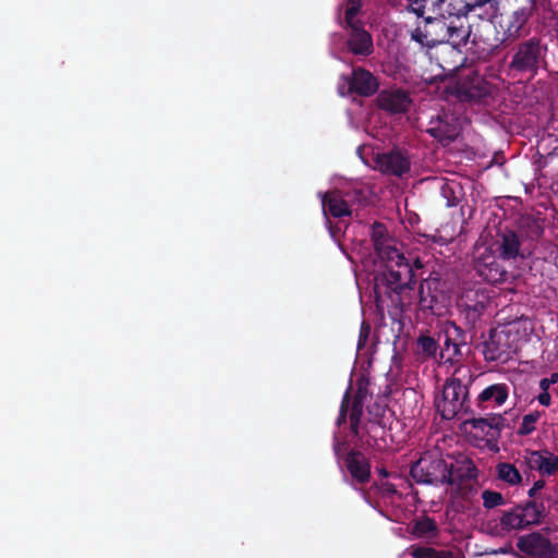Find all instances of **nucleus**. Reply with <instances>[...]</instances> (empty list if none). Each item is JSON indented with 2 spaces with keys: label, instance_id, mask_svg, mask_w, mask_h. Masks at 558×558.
I'll list each match as a JSON object with an SVG mask.
<instances>
[{
  "label": "nucleus",
  "instance_id": "9d476101",
  "mask_svg": "<svg viewBox=\"0 0 558 558\" xmlns=\"http://www.w3.org/2000/svg\"><path fill=\"white\" fill-rule=\"evenodd\" d=\"M509 398L506 384H493L484 388L476 397V405L482 410H495L502 407Z\"/></svg>",
  "mask_w": 558,
  "mask_h": 558
},
{
  "label": "nucleus",
  "instance_id": "c756f323",
  "mask_svg": "<svg viewBox=\"0 0 558 558\" xmlns=\"http://www.w3.org/2000/svg\"><path fill=\"white\" fill-rule=\"evenodd\" d=\"M348 411H349V401H348V396H345L343 398V401L341 404L340 416L337 421L338 425H340L344 421Z\"/></svg>",
  "mask_w": 558,
  "mask_h": 558
},
{
  "label": "nucleus",
  "instance_id": "7c9ffc66",
  "mask_svg": "<svg viewBox=\"0 0 558 558\" xmlns=\"http://www.w3.org/2000/svg\"><path fill=\"white\" fill-rule=\"evenodd\" d=\"M545 483L544 481H536L533 486L529 490V496L534 497L538 490H541L544 487Z\"/></svg>",
  "mask_w": 558,
  "mask_h": 558
},
{
  "label": "nucleus",
  "instance_id": "6e6552de",
  "mask_svg": "<svg viewBox=\"0 0 558 558\" xmlns=\"http://www.w3.org/2000/svg\"><path fill=\"white\" fill-rule=\"evenodd\" d=\"M378 88L377 80L364 69H355L351 77L341 76L338 92L341 96L357 93L362 96H369Z\"/></svg>",
  "mask_w": 558,
  "mask_h": 558
},
{
  "label": "nucleus",
  "instance_id": "cd10ccee",
  "mask_svg": "<svg viewBox=\"0 0 558 558\" xmlns=\"http://www.w3.org/2000/svg\"><path fill=\"white\" fill-rule=\"evenodd\" d=\"M538 418H539L538 413H531V414L525 415L522 420V424L519 429L520 434L527 435V434L532 433L535 429V424Z\"/></svg>",
  "mask_w": 558,
  "mask_h": 558
},
{
  "label": "nucleus",
  "instance_id": "c9c22d12",
  "mask_svg": "<svg viewBox=\"0 0 558 558\" xmlns=\"http://www.w3.org/2000/svg\"><path fill=\"white\" fill-rule=\"evenodd\" d=\"M335 451H336L337 456H339V453H340V448H339V446H338V445H335Z\"/></svg>",
  "mask_w": 558,
  "mask_h": 558
},
{
  "label": "nucleus",
  "instance_id": "20e7f679",
  "mask_svg": "<svg viewBox=\"0 0 558 558\" xmlns=\"http://www.w3.org/2000/svg\"><path fill=\"white\" fill-rule=\"evenodd\" d=\"M361 7V0H345L344 14L347 25L351 28L348 41L350 50L355 54L367 56L373 51L371 35L354 20Z\"/></svg>",
  "mask_w": 558,
  "mask_h": 558
},
{
  "label": "nucleus",
  "instance_id": "ddd939ff",
  "mask_svg": "<svg viewBox=\"0 0 558 558\" xmlns=\"http://www.w3.org/2000/svg\"><path fill=\"white\" fill-rule=\"evenodd\" d=\"M409 160L400 151L381 154L375 157V168L384 173L401 175L409 170Z\"/></svg>",
  "mask_w": 558,
  "mask_h": 558
},
{
  "label": "nucleus",
  "instance_id": "423d86ee",
  "mask_svg": "<svg viewBox=\"0 0 558 558\" xmlns=\"http://www.w3.org/2000/svg\"><path fill=\"white\" fill-rule=\"evenodd\" d=\"M502 416L494 415L487 418H475L464 423V432L475 441H485L495 451L498 450L494 442L502 427Z\"/></svg>",
  "mask_w": 558,
  "mask_h": 558
},
{
  "label": "nucleus",
  "instance_id": "dca6fc26",
  "mask_svg": "<svg viewBox=\"0 0 558 558\" xmlns=\"http://www.w3.org/2000/svg\"><path fill=\"white\" fill-rule=\"evenodd\" d=\"M347 468L351 475L359 482L367 481L369 465L361 453L352 452L347 458Z\"/></svg>",
  "mask_w": 558,
  "mask_h": 558
},
{
  "label": "nucleus",
  "instance_id": "412c9836",
  "mask_svg": "<svg viewBox=\"0 0 558 558\" xmlns=\"http://www.w3.org/2000/svg\"><path fill=\"white\" fill-rule=\"evenodd\" d=\"M435 532L436 524L429 518H423L417 520L412 527V533L416 537H430L435 534Z\"/></svg>",
  "mask_w": 558,
  "mask_h": 558
},
{
  "label": "nucleus",
  "instance_id": "5701e85b",
  "mask_svg": "<svg viewBox=\"0 0 558 558\" xmlns=\"http://www.w3.org/2000/svg\"><path fill=\"white\" fill-rule=\"evenodd\" d=\"M519 253V240L515 234L509 233L504 236L502 254L506 257H514Z\"/></svg>",
  "mask_w": 558,
  "mask_h": 558
},
{
  "label": "nucleus",
  "instance_id": "4be33fe9",
  "mask_svg": "<svg viewBox=\"0 0 558 558\" xmlns=\"http://www.w3.org/2000/svg\"><path fill=\"white\" fill-rule=\"evenodd\" d=\"M415 558H457L452 553L447 550L437 551L433 548L416 547L412 549Z\"/></svg>",
  "mask_w": 558,
  "mask_h": 558
},
{
  "label": "nucleus",
  "instance_id": "9b49d317",
  "mask_svg": "<svg viewBox=\"0 0 558 558\" xmlns=\"http://www.w3.org/2000/svg\"><path fill=\"white\" fill-rule=\"evenodd\" d=\"M520 550L532 558H549L554 549L547 538L539 534H530L518 542Z\"/></svg>",
  "mask_w": 558,
  "mask_h": 558
},
{
  "label": "nucleus",
  "instance_id": "393cba45",
  "mask_svg": "<svg viewBox=\"0 0 558 558\" xmlns=\"http://www.w3.org/2000/svg\"><path fill=\"white\" fill-rule=\"evenodd\" d=\"M460 353L459 347L451 342L449 339H446L445 348L441 350L439 357L442 363H454V357Z\"/></svg>",
  "mask_w": 558,
  "mask_h": 558
},
{
  "label": "nucleus",
  "instance_id": "c85d7f7f",
  "mask_svg": "<svg viewBox=\"0 0 558 558\" xmlns=\"http://www.w3.org/2000/svg\"><path fill=\"white\" fill-rule=\"evenodd\" d=\"M361 414H362V407L360 405V402L356 401L352 405V409L350 410V423H351L352 432L354 434H359L357 424H359Z\"/></svg>",
  "mask_w": 558,
  "mask_h": 558
},
{
  "label": "nucleus",
  "instance_id": "39448f33",
  "mask_svg": "<svg viewBox=\"0 0 558 558\" xmlns=\"http://www.w3.org/2000/svg\"><path fill=\"white\" fill-rule=\"evenodd\" d=\"M466 393V388L460 379L447 380L441 395L436 399V407L440 415L446 420L452 418L462 409Z\"/></svg>",
  "mask_w": 558,
  "mask_h": 558
},
{
  "label": "nucleus",
  "instance_id": "f257e3e1",
  "mask_svg": "<svg viewBox=\"0 0 558 558\" xmlns=\"http://www.w3.org/2000/svg\"><path fill=\"white\" fill-rule=\"evenodd\" d=\"M411 476L424 484H452L457 480L475 476V468L471 461H461V466L454 468L452 461H446L439 449L425 452L411 468Z\"/></svg>",
  "mask_w": 558,
  "mask_h": 558
},
{
  "label": "nucleus",
  "instance_id": "bb28decb",
  "mask_svg": "<svg viewBox=\"0 0 558 558\" xmlns=\"http://www.w3.org/2000/svg\"><path fill=\"white\" fill-rule=\"evenodd\" d=\"M529 19V12L525 9L519 10L513 13V21L510 25L509 31L512 33H518L522 26L526 23Z\"/></svg>",
  "mask_w": 558,
  "mask_h": 558
},
{
  "label": "nucleus",
  "instance_id": "7ed1b4c3",
  "mask_svg": "<svg viewBox=\"0 0 558 558\" xmlns=\"http://www.w3.org/2000/svg\"><path fill=\"white\" fill-rule=\"evenodd\" d=\"M531 324L527 319H520L504 328H496L490 332L489 339L484 343V356L487 361L506 362L510 354L518 349L521 339L527 336Z\"/></svg>",
  "mask_w": 558,
  "mask_h": 558
},
{
  "label": "nucleus",
  "instance_id": "f03ea898",
  "mask_svg": "<svg viewBox=\"0 0 558 558\" xmlns=\"http://www.w3.org/2000/svg\"><path fill=\"white\" fill-rule=\"evenodd\" d=\"M386 230L383 226L376 225L373 228V240L376 254L386 267L384 278L392 289L405 286L413 277V271L400 253L395 241L385 234Z\"/></svg>",
  "mask_w": 558,
  "mask_h": 558
},
{
  "label": "nucleus",
  "instance_id": "b1692460",
  "mask_svg": "<svg viewBox=\"0 0 558 558\" xmlns=\"http://www.w3.org/2000/svg\"><path fill=\"white\" fill-rule=\"evenodd\" d=\"M418 350L427 357H435L437 352L436 341L428 336H421L417 340Z\"/></svg>",
  "mask_w": 558,
  "mask_h": 558
},
{
  "label": "nucleus",
  "instance_id": "72a5a7b5",
  "mask_svg": "<svg viewBox=\"0 0 558 558\" xmlns=\"http://www.w3.org/2000/svg\"><path fill=\"white\" fill-rule=\"evenodd\" d=\"M446 29H447V32L449 33L448 37H449L450 39H452V38H453V33H456V32H457V29H456V28H453V27H450V26H448Z\"/></svg>",
  "mask_w": 558,
  "mask_h": 558
},
{
  "label": "nucleus",
  "instance_id": "a878e982",
  "mask_svg": "<svg viewBox=\"0 0 558 558\" xmlns=\"http://www.w3.org/2000/svg\"><path fill=\"white\" fill-rule=\"evenodd\" d=\"M484 507L490 509L505 504L504 496L498 492L484 490L482 493Z\"/></svg>",
  "mask_w": 558,
  "mask_h": 558
},
{
  "label": "nucleus",
  "instance_id": "2eb2a0df",
  "mask_svg": "<svg viewBox=\"0 0 558 558\" xmlns=\"http://www.w3.org/2000/svg\"><path fill=\"white\" fill-rule=\"evenodd\" d=\"M379 106L391 112H403L410 106L408 95L401 90L383 92L378 97Z\"/></svg>",
  "mask_w": 558,
  "mask_h": 558
},
{
  "label": "nucleus",
  "instance_id": "0eeeda50",
  "mask_svg": "<svg viewBox=\"0 0 558 558\" xmlns=\"http://www.w3.org/2000/svg\"><path fill=\"white\" fill-rule=\"evenodd\" d=\"M539 519V508L535 504L529 502L524 506L515 507L502 514L500 519L501 531L510 532L513 530H521L529 525L538 523Z\"/></svg>",
  "mask_w": 558,
  "mask_h": 558
},
{
  "label": "nucleus",
  "instance_id": "f704fd0d",
  "mask_svg": "<svg viewBox=\"0 0 558 558\" xmlns=\"http://www.w3.org/2000/svg\"><path fill=\"white\" fill-rule=\"evenodd\" d=\"M550 381L558 385V373L551 374Z\"/></svg>",
  "mask_w": 558,
  "mask_h": 558
},
{
  "label": "nucleus",
  "instance_id": "a211bd4d",
  "mask_svg": "<svg viewBox=\"0 0 558 558\" xmlns=\"http://www.w3.org/2000/svg\"><path fill=\"white\" fill-rule=\"evenodd\" d=\"M497 478L509 486H518L523 482V475L518 468L508 462H500L496 465Z\"/></svg>",
  "mask_w": 558,
  "mask_h": 558
},
{
  "label": "nucleus",
  "instance_id": "4468645a",
  "mask_svg": "<svg viewBox=\"0 0 558 558\" xmlns=\"http://www.w3.org/2000/svg\"><path fill=\"white\" fill-rule=\"evenodd\" d=\"M543 54V48L535 43L523 45L515 53L512 65L522 71L533 70Z\"/></svg>",
  "mask_w": 558,
  "mask_h": 558
},
{
  "label": "nucleus",
  "instance_id": "f8f14e48",
  "mask_svg": "<svg viewBox=\"0 0 558 558\" xmlns=\"http://www.w3.org/2000/svg\"><path fill=\"white\" fill-rule=\"evenodd\" d=\"M436 282L426 280L421 284L420 304L422 308L429 310L434 315L441 316L447 312L448 301L442 293L433 294L432 289Z\"/></svg>",
  "mask_w": 558,
  "mask_h": 558
},
{
  "label": "nucleus",
  "instance_id": "1a4fd4ad",
  "mask_svg": "<svg viewBox=\"0 0 558 558\" xmlns=\"http://www.w3.org/2000/svg\"><path fill=\"white\" fill-rule=\"evenodd\" d=\"M523 462L530 470L542 475H553L558 471V457L547 450H525Z\"/></svg>",
  "mask_w": 558,
  "mask_h": 558
},
{
  "label": "nucleus",
  "instance_id": "aec40b11",
  "mask_svg": "<svg viewBox=\"0 0 558 558\" xmlns=\"http://www.w3.org/2000/svg\"><path fill=\"white\" fill-rule=\"evenodd\" d=\"M428 132L440 142L448 143L458 135V126L439 118V125L430 128Z\"/></svg>",
  "mask_w": 558,
  "mask_h": 558
},
{
  "label": "nucleus",
  "instance_id": "6ab92c4d",
  "mask_svg": "<svg viewBox=\"0 0 558 558\" xmlns=\"http://www.w3.org/2000/svg\"><path fill=\"white\" fill-rule=\"evenodd\" d=\"M428 24H429V28L428 29H425V31H422L421 28H416L413 33H412V38L420 43L421 45H426V46H434L438 43H441L442 39L441 38H436V37H433V32L436 31L437 28H444V23L440 22V21H436V22H432V21H428Z\"/></svg>",
  "mask_w": 558,
  "mask_h": 558
},
{
  "label": "nucleus",
  "instance_id": "473e14b6",
  "mask_svg": "<svg viewBox=\"0 0 558 558\" xmlns=\"http://www.w3.org/2000/svg\"><path fill=\"white\" fill-rule=\"evenodd\" d=\"M550 385H553V383L550 381V377L549 378H543L541 381H539V387L543 391H548Z\"/></svg>",
  "mask_w": 558,
  "mask_h": 558
},
{
  "label": "nucleus",
  "instance_id": "f3484780",
  "mask_svg": "<svg viewBox=\"0 0 558 558\" xmlns=\"http://www.w3.org/2000/svg\"><path fill=\"white\" fill-rule=\"evenodd\" d=\"M323 210H327L335 217L350 215L347 203L341 198L339 192L327 193L322 199Z\"/></svg>",
  "mask_w": 558,
  "mask_h": 558
},
{
  "label": "nucleus",
  "instance_id": "2f4dec72",
  "mask_svg": "<svg viewBox=\"0 0 558 558\" xmlns=\"http://www.w3.org/2000/svg\"><path fill=\"white\" fill-rule=\"evenodd\" d=\"M538 402L542 404V405H545V407H548L551 402V399H550V396L548 392L546 391H543L539 396H538Z\"/></svg>",
  "mask_w": 558,
  "mask_h": 558
}]
</instances>
